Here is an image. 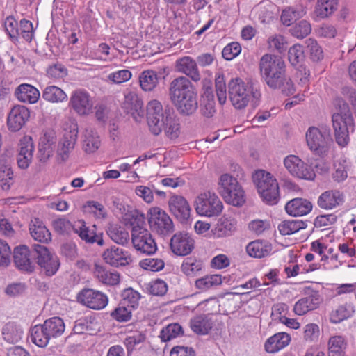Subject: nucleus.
<instances>
[{
    "label": "nucleus",
    "mask_w": 356,
    "mask_h": 356,
    "mask_svg": "<svg viewBox=\"0 0 356 356\" xmlns=\"http://www.w3.org/2000/svg\"><path fill=\"white\" fill-rule=\"evenodd\" d=\"M139 83L143 90L152 91L159 83L158 74L154 70H145L139 76Z\"/></svg>",
    "instance_id": "ea45409f"
},
{
    "label": "nucleus",
    "mask_w": 356,
    "mask_h": 356,
    "mask_svg": "<svg viewBox=\"0 0 356 356\" xmlns=\"http://www.w3.org/2000/svg\"><path fill=\"white\" fill-rule=\"evenodd\" d=\"M271 251V244L260 240L250 242L246 247L247 253L254 258L265 257L269 255Z\"/></svg>",
    "instance_id": "f704fd0d"
},
{
    "label": "nucleus",
    "mask_w": 356,
    "mask_h": 356,
    "mask_svg": "<svg viewBox=\"0 0 356 356\" xmlns=\"http://www.w3.org/2000/svg\"><path fill=\"white\" fill-rule=\"evenodd\" d=\"M122 300L120 302L129 308H136L141 298L140 294L131 288L126 289L122 293Z\"/></svg>",
    "instance_id": "5fc2aeb1"
},
{
    "label": "nucleus",
    "mask_w": 356,
    "mask_h": 356,
    "mask_svg": "<svg viewBox=\"0 0 356 356\" xmlns=\"http://www.w3.org/2000/svg\"><path fill=\"white\" fill-rule=\"evenodd\" d=\"M221 275L217 274L207 275L195 280V286L200 291H207L222 284Z\"/></svg>",
    "instance_id": "79ce46f5"
},
{
    "label": "nucleus",
    "mask_w": 356,
    "mask_h": 356,
    "mask_svg": "<svg viewBox=\"0 0 356 356\" xmlns=\"http://www.w3.org/2000/svg\"><path fill=\"white\" fill-rule=\"evenodd\" d=\"M290 334L281 332L269 337L264 343L265 350L268 353H275L286 347L291 342Z\"/></svg>",
    "instance_id": "a878e982"
},
{
    "label": "nucleus",
    "mask_w": 356,
    "mask_h": 356,
    "mask_svg": "<svg viewBox=\"0 0 356 356\" xmlns=\"http://www.w3.org/2000/svg\"><path fill=\"white\" fill-rule=\"evenodd\" d=\"M307 224L300 220H284L278 225V230L282 235H291L305 229Z\"/></svg>",
    "instance_id": "3c124183"
},
{
    "label": "nucleus",
    "mask_w": 356,
    "mask_h": 356,
    "mask_svg": "<svg viewBox=\"0 0 356 356\" xmlns=\"http://www.w3.org/2000/svg\"><path fill=\"white\" fill-rule=\"evenodd\" d=\"M47 76L54 80L63 79L67 75V69L60 63H56L48 67Z\"/></svg>",
    "instance_id": "052dcab7"
},
{
    "label": "nucleus",
    "mask_w": 356,
    "mask_h": 356,
    "mask_svg": "<svg viewBox=\"0 0 356 356\" xmlns=\"http://www.w3.org/2000/svg\"><path fill=\"white\" fill-rule=\"evenodd\" d=\"M312 31L311 24L306 20H302L296 24L291 29V34L297 38H304Z\"/></svg>",
    "instance_id": "e2e57ef3"
},
{
    "label": "nucleus",
    "mask_w": 356,
    "mask_h": 356,
    "mask_svg": "<svg viewBox=\"0 0 356 356\" xmlns=\"http://www.w3.org/2000/svg\"><path fill=\"white\" fill-rule=\"evenodd\" d=\"M348 346L346 338L340 334L330 337L327 341L328 356H345Z\"/></svg>",
    "instance_id": "473e14b6"
},
{
    "label": "nucleus",
    "mask_w": 356,
    "mask_h": 356,
    "mask_svg": "<svg viewBox=\"0 0 356 356\" xmlns=\"http://www.w3.org/2000/svg\"><path fill=\"white\" fill-rule=\"evenodd\" d=\"M42 98L51 103H61L67 100V95L60 88L49 86L43 90Z\"/></svg>",
    "instance_id": "a19ab883"
},
{
    "label": "nucleus",
    "mask_w": 356,
    "mask_h": 356,
    "mask_svg": "<svg viewBox=\"0 0 356 356\" xmlns=\"http://www.w3.org/2000/svg\"><path fill=\"white\" fill-rule=\"evenodd\" d=\"M94 273L98 280L103 284L113 286L120 282V274L118 272L106 270L102 266L96 265Z\"/></svg>",
    "instance_id": "4c0bfd02"
},
{
    "label": "nucleus",
    "mask_w": 356,
    "mask_h": 356,
    "mask_svg": "<svg viewBox=\"0 0 356 356\" xmlns=\"http://www.w3.org/2000/svg\"><path fill=\"white\" fill-rule=\"evenodd\" d=\"M219 193L221 196H224L229 190L239 185L237 179L229 174L222 175L218 181Z\"/></svg>",
    "instance_id": "13d9d810"
},
{
    "label": "nucleus",
    "mask_w": 356,
    "mask_h": 356,
    "mask_svg": "<svg viewBox=\"0 0 356 356\" xmlns=\"http://www.w3.org/2000/svg\"><path fill=\"white\" fill-rule=\"evenodd\" d=\"M194 207L198 215L210 218L218 216L222 213L223 204L214 192L205 191L195 197Z\"/></svg>",
    "instance_id": "0eeeda50"
},
{
    "label": "nucleus",
    "mask_w": 356,
    "mask_h": 356,
    "mask_svg": "<svg viewBox=\"0 0 356 356\" xmlns=\"http://www.w3.org/2000/svg\"><path fill=\"white\" fill-rule=\"evenodd\" d=\"M195 241L188 233L180 232L175 234L170 240L172 252L178 256H186L194 249Z\"/></svg>",
    "instance_id": "4468645a"
},
{
    "label": "nucleus",
    "mask_w": 356,
    "mask_h": 356,
    "mask_svg": "<svg viewBox=\"0 0 356 356\" xmlns=\"http://www.w3.org/2000/svg\"><path fill=\"white\" fill-rule=\"evenodd\" d=\"M70 105L78 115L86 116L92 113L94 101L89 92L79 89L72 93Z\"/></svg>",
    "instance_id": "9b49d317"
},
{
    "label": "nucleus",
    "mask_w": 356,
    "mask_h": 356,
    "mask_svg": "<svg viewBox=\"0 0 356 356\" xmlns=\"http://www.w3.org/2000/svg\"><path fill=\"white\" fill-rule=\"evenodd\" d=\"M354 120L348 106L343 103L340 111L332 115V126L335 140L341 147H345L349 143V131H353Z\"/></svg>",
    "instance_id": "20e7f679"
},
{
    "label": "nucleus",
    "mask_w": 356,
    "mask_h": 356,
    "mask_svg": "<svg viewBox=\"0 0 356 356\" xmlns=\"http://www.w3.org/2000/svg\"><path fill=\"white\" fill-rule=\"evenodd\" d=\"M237 221L234 218L222 216L212 229L215 237L223 238L232 235L236 229Z\"/></svg>",
    "instance_id": "bb28decb"
},
{
    "label": "nucleus",
    "mask_w": 356,
    "mask_h": 356,
    "mask_svg": "<svg viewBox=\"0 0 356 356\" xmlns=\"http://www.w3.org/2000/svg\"><path fill=\"white\" fill-rule=\"evenodd\" d=\"M3 338L10 343L19 342L23 335L22 330L14 323H6L2 330Z\"/></svg>",
    "instance_id": "c03bdc74"
},
{
    "label": "nucleus",
    "mask_w": 356,
    "mask_h": 356,
    "mask_svg": "<svg viewBox=\"0 0 356 356\" xmlns=\"http://www.w3.org/2000/svg\"><path fill=\"white\" fill-rule=\"evenodd\" d=\"M305 137L309 149L320 156L327 155L333 144L330 129L326 127H310Z\"/></svg>",
    "instance_id": "423d86ee"
},
{
    "label": "nucleus",
    "mask_w": 356,
    "mask_h": 356,
    "mask_svg": "<svg viewBox=\"0 0 356 356\" xmlns=\"http://www.w3.org/2000/svg\"><path fill=\"white\" fill-rule=\"evenodd\" d=\"M148 222L152 231L166 235L173 231V222L168 214L159 207L151 208L148 211Z\"/></svg>",
    "instance_id": "1a4fd4ad"
},
{
    "label": "nucleus",
    "mask_w": 356,
    "mask_h": 356,
    "mask_svg": "<svg viewBox=\"0 0 356 356\" xmlns=\"http://www.w3.org/2000/svg\"><path fill=\"white\" fill-rule=\"evenodd\" d=\"M51 225L54 230L59 234H68L73 229V225L65 218H58L52 220Z\"/></svg>",
    "instance_id": "0e129e2a"
},
{
    "label": "nucleus",
    "mask_w": 356,
    "mask_h": 356,
    "mask_svg": "<svg viewBox=\"0 0 356 356\" xmlns=\"http://www.w3.org/2000/svg\"><path fill=\"white\" fill-rule=\"evenodd\" d=\"M33 142L29 136H24L19 142V151L17 155V164L22 169L29 167L33 158Z\"/></svg>",
    "instance_id": "5701e85b"
},
{
    "label": "nucleus",
    "mask_w": 356,
    "mask_h": 356,
    "mask_svg": "<svg viewBox=\"0 0 356 356\" xmlns=\"http://www.w3.org/2000/svg\"><path fill=\"white\" fill-rule=\"evenodd\" d=\"M101 141L97 133L91 128L85 129L83 134L82 148L85 152H95L99 147Z\"/></svg>",
    "instance_id": "72a5a7b5"
},
{
    "label": "nucleus",
    "mask_w": 356,
    "mask_h": 356,
    "mask_svg": "<svg viewBox=\"0 0 356 356\" xmlns=\"http://www.w3.org/2000/svg\"><path fill=\"white\" fill-rule=\"evenodd\" d=\"M307 49L310 53L311 58L314 61H318L323 58L322 48L319 46L316 40L309 38L306 40Z\"/></svg>",
    "instance_id": "774afa93"
},
{
    "label": "nucleus",
    "mask_w": 356,
    "mask_h": 356,
    "mask_svg": "<svg viewBox=\"0 0 356 356\" xmlns=\"http://www.w3.org/2000/svg\"><path fill=\"white\" fill-rule=\"evenodd\" d=\"M29 232L32 238L40 243H48L51 241V234L44 222L39 218H33L29 224Z\"/></svg>",
    "instance_id": "7c9ffc66"
},
{
    "label": "nucleus",
    "mask_w": 356,
    "mask_h": 356,
    "mask_svg": "<svg viewBox=\"0 0 356 356\" xmlns=\"http://www.w3.org/2000/svg\"><path fill=\"white\" fill-rule=\"evenodd\" d=\"M196 90L191 81L185 76H179L172 79L168 88V94L171 101Z\"/></svg>",
    "instance_id": "f3484780"
},
{
    "label": "nucleus",
    "mask_w": 356,
    "mask_h": 356,
    "mask_svg": "<svg viewBox=\"0 0 356 356\" xmlns=\"http://www.w3.org/2000/svg\"><path fill=\"white\" fill-rule=\"evenodd\" d=\"M353 312L350 306L340 305L332 311L330 314V320L333 323H339L351 316Z\"/></svg>",
    "instance_id": "4d7b16f0"
},
{
    "label": "nucleus",
    "mask_w": 356,
    "mask_h": 356,
    "mask_svg": "<svg viewBox=\"0 0 356 356\" xmlns=\"http://www.w3.org/2000/svg\"><path fill=\"white\" fill-rule=\"evenodd\" d=\"M145 218L143 215L131 222V242L137 252L152 254L157 250V245L151 233L144 227Z\"/></svg>",
    "instance_id": "7ed1b4c3"
},
{
    "label": "nucleus",
    "mask_w": 356,
    "mask_h": 356,
    "mask_svg": "<svg viewBox=\"0 0 356 356\" xmlns=\"http://www.w3.org/2000/svg\"><path fill=\"white\" fill-rule=\"evenodd\" d=\"M78 128L74 124L70 131H65L58 143V154L63 161L69 158L70 152L74 148L77 139Z\"/></svg>",
    "instance_id": "4be33fe9"
},
{
    "label": "nucleus",
    "mask_w": 356,
    "mask_h": 356,
    "mask_svg": "<svg viewBox=\"0 0 356 356\" xmlns=\"http://www.w3.org/2000/svg\"><path fill=\"white\" fill-rule=\"evenodd\" d=\"M10 157L4 159L1 156L0 159V186L3 190H8L13 184V173L10 166Z\"/></svg>",
    "instance_id": "c9c22d12"
},
{
    "label": "nucleus",
    "mask_w": 356,
    "mask_h": 356,
    "mask_svg": "<svg viewBox=\"0 0 356 356\" xmlns=\"http://www.w3.org/2000/svg\"><path fill=\"white\" fill-rule=\"evenodd\" d=\"M285 209L291 216H302L312 211V204L306 199L294 198L286 203Z\"/></svg>",
    "instance_id": "c756f323"
},
{
    "label": "nucleus",
    "mask_w": 356,
    "mask_h": 356,
    "mask_svg": "<svg viewBox=\"0 0 356 356\" xmlns=\"http://www.w3.org/2000/svg\"><path fill=\"white\" fill-rule=\"evenodd\" d=\"M305 14L306 11L302 7H289L283 10L281 15V21L284 25L289 26L298 19L302 17Z\"/></svg>",
    "instance_id": "8fccbe9b"
},
{
    "label": "nucleus",
    "mask_w": 356,
    "mask_h": 356,
    "mask_svg": "<svg viewBox=\"0 0 356 356\" xmlns=\"http://www.w3.org/2000/svg\"><path fill=\"white\" fill-rule=\"evenodd\" d=\"M321 300L318 293H313L297 301L294 305L293 311L297 315H304L309 311L316 309L321 304Z\"/></svg>",
    "instance_id": "393cba45"
},
{
    "label": "nucleus",
    "mask_w": 356,
    "mask_h": 356,
    "mask_svg": "<svg viewBox=\"0 0 356 356\" xmlns=\"http://www.w3.org/2000/svg\"><path fill=\"white\" fill-rule=\"evenodd\" d=\"M176 71L184 74L194 82L201 79L196 61L191 56H186L178 58L175 62Z\"/></svg>",
    "instance_id": "aec40b11"
},
{
    "label": "nucleus",
    "mask_w": 356,
    "mask_h": 356,
    "mask_svg": "<svg viewBox=\"0 0 356 356\" xmlns=\"http://www.w3.org/2000/svg\"><path fill=\"white\" fill-rule=\"evenodd\" d=\"M124 111L131 114L134 119L138 122L144 115L143 102L136 92L129 91L124 95V100L122 105Z\"/></svg>",
    "instance_id": "a211bd4d"
},
{
    "label": "nucleus",
    "mask_w": 356,
    "mask_h": 356,
    "mask_svg": "<svg viewBox=\"0 0 356 356\" xmlns=\"http://www.w3.org/2000/svg\"><path fill=\"white\" fill-rule=\"evenodd\" d=\"M43 325L50 339L61 336L65 328L64 322L60 317L50 318L44 322Z\"/></svg>",
    "instance_id": "58836bf2"
},
{
    "label": "nucleus",
    "mask_w": 356,
    "mask_h": 356,
    "mask_svg": "<svg viewBox=\"0 0 356 356\" xmlns=\"http://www.w3.org/2000/svg\"><path fill=\"white\" fill-rule=\"evenodd\" d=\"M15 95L19 102L28 104L36 103L40 97L39 90L28 83L20 84L16 88Z\"/></svg>",
    "instance_id": "c85d7f7f"
},
{
    "label": "nucleus",
    "mask_w": 356,
    "mask_h": 356,
    "mask_svg": "<svg viewBox=\"0 0 356 356\" xmlns=\"http://www.w3.org/2000/svg\"><path fill=\"white\" fill-rule=\"evenodd\" d=\"M252 178L263 201L270 205L276 204L280 200L279 186L276 179L263 170L256 171Z\"/></svg>",
    "instance_id": "39448f33"
},
{
    "label": "nucleus",
    "mask_w": 356,
    "mask_h": 356,
    "mask_svg": "<svg viewBox=\"0 0 356 356\" xmlns=\"http://www.w3.org/2000/svg\"><path fill=\"white\" fill-rule=\"evenodd\" d=\"M139 266L146 270L158 272L164 268L165 263L161 259L146 258L140 261Z\"/></svg>",
    "instance_id": "bf43d9fd"
},
{
    "label": "nucleus",
    "mask_w": 356,
    "mask_h": 356,
    "mask_svg": "<svg viewBox=\"0 0 356 356\" xmlns=\"http://www.w3.org/2000/svg\"><path fill=\"white\" fill-rule=\"evenodd\" d=\"M171 102L174 104L178 112L183 115L193 114L198 108L197 93L193 91L184 97H179Z\"/></svg>",
    "instance_id": "412c9836"
},
{
    "label": "nucleus",
    "mask_w": 356,
    "mask_h": 356,
    "mask_svg": "<svg viewBox=\"0 0 356 356\" xmlns=\"http://www.w3.org/2000/svg\"><path fill=\"white\" fill-rule=\"evenodd\" d=\"M259 70L261 79L268 87L280 88L286 81V65L279 56L266 54L260 59Z\"/></svg>",
    "instance_id": "f257e3e1"
},
{
    "label": "nucleus",
    "mask_w": 356,
    "mask_h": 356,
    "mask_svg": "<svg viewBox=\"0 0 356 356\" xmlns=\"http://www.w3.org/2000/svg\"><path fill=\"white\" fill-rule=\"evenodd\" d=\"M183 334V329L179 323H171L162 329L159 337L162 341L166 342L180 337Z\"/></svg>",
    "instance_id": "864d4df0"
},
{
    "label": "nucleus",
    "mask_w": 356,
    "mask_h": 356,
    "mask_svg": "<svg viewBox=\"0 0 356 356\" xmlns=\"http://www.w3.org/2000/svg\"><path fill=\"white\" fill-rule=\"evenodd\" d=\"M31 341L38 347L44 348L47 346L51 339L43 324H40L31 328Z\"/></svg>",
    "instance_id": "a18cd8bd"
},
{
    "label": "nucleus",
    "mask_w": 356,
    "mask_h": 356,
    "mask_svg": "<svg viewBox=\"0 0 356 356\" xmlns=\"http://www.w3.org/2000/svg\"><path fill=\"white\" fill-rule=\"evenodd\" d=\"M132 77V73L127 69L120 70L110 73L107 80L115 84H121L128 81Z\"/></svg>",
    "instance_id": "680f3d73"
},
{
    "label": "nucleus",
    "mask_w": 356,
    "mask_h": 356,
    "mask_svg": "<svg viewBox=\"0 0 356 356\" xmlns=\"http://www.w3.org/2000/svg\"><path fill=\"white\" fill-rule=\"evenodd\" d=\"M288 57L289 62L293 65L298 64L305 57L303 47L296 44L290 47L288 51Z\"/></svg>",
    "instance_id": "338daca9"
},
{
    "label": "nucleus",
    "mask_w": 356,
    "mask_h": 356,
    "mask_svg": "<svg viewBox=\"0 0 356 356\" xmlns=\"http://www.w3.org/2000/svg\"><path fill=\"white\" fill-rule=\"evenodd\" d=\"M283 163L289 173L295 177L307 180H313L315 177V173L311 167L296 155L286 156Z\"/></svg>",
    "instance_id": "9d476101"
},
{
    "label": "nucleus",
    "mask_w": 356,
    "mask_h": 356,
    "mask_svg": "<svg viewBox=\"0 0 356 356\" xmlns=\"http://www.w3.org/2000/svg\"><path fill=\"white\" fill-rule=\"evenodd\" d=\"M222 197L228 204L237 207L242 206L245 202V192L240 184L229 190Z\"/></svg>",
    "instance_id": "09e8293b"
},
{
    "label": "nucleus",
    "mask_w": 356,
    "mask_h": 356,
    "mask_svg": "<svg viewBox=\"0 0 356 356\" xmlns=\"http://www.w3.org/2000/svg\"><path fill=\"white\" fill-rule=\"evenodd\" d=\"M166 136L170 139L178 138L180 134V124L172 115H167L164 120L163 129Z\"/></svg>",
    "instance_id": "603ef678"
},
{
    "label": "nucleus",
    "mask_w": 356,
    "mask_h": 356,
    "mask_svg": "<svg viewBox=\"0 0 356 356\" xmlns=\"http://www.w3.org/2000/svg\"><path fill=\"white\" fill-rule=\"evenodd\" d=\"M33 250L38 265L44 268L47 275H54L59 267L58 257L55 254H51L44 245L35 244L33 245Z\"/></svg>",
    "instance_id": "ddd939ff"
},
{
    "label": "nucleus",
    "mask_w": 356,
    "mask_h": 356,
    "mask_svg": "<svg viewBox=\"0 0 356 356\" xmlns=\"http://www.w3.org/2000/svg\"><path fill=\"white\" fill-rule=\"evenodd\" d=\"M14 262L16 266L24 271L31 272L33 266L30 260V252L26 245L16 247L13 252Z\"/></svg>",
    "instance_id": "2f4dec72"
},
{
    "label": "nucleus",
    "mask_w": 356,
    "mask_h": 356,
    "mask_svg": "<svg viewBox=\"0 0 356 356\" xmlns=\"http://www.w3.org/2000/svg\"><path fill=\"white\" fill-rule=\"evenodd\" d=\"M111 316L119 322H126L131 319V311L130 308L120 304L111 313Z\"/></svg>",
    "instance_id": "69168bd1"
},
{
    "label": "nucleus",
    "mask_w": 356,
    "mask_h": 356,
    "mask_svg": "<svg viewBox=\"0 0 356 356\" xmlns=\"http://www.w3.org/2000/svg\"><path fill=\"white\" fill-rule=\"evenodd\" d=\"M102 258L106 264L114 267L125 266L132 262L131 254L116 245L106 249Z\"/></svg>",
    "instance_id": "dca6fc26"
},
{
    "label": "nucleus",
    "mask_w": 356,
    "mask_h": 356,
    "mask_svg": "<svg viewBox=\"0 0 356 356\" xmlns=\"http://www.w3.org/2000/svg\"><path fill=\"white\" fill-rule=\"evenodd\" d=\"M191 330L199 334H206L212 327L211 319L205 315H200L193 318L190 321Z\"/></svg>",
    "instance_id": "37998d69"
},
{
    "label": "nucleus",
    "mask_w": 356,
    "mask_h": 356,
    "mask_svg": "<svg viewBox=\"0 0 356 356\" xmlns=\"http://www.w3.org/2000/svg\"><path fill=\"white\" fill-rule=\"evenodd\" d=\"M343 202V195L339 191H327L318 198V206L323 209L330 210Z\"/></svg>",
    "instance_id": "cd10ccee"
},
{
    "label": "nucleus",
    "mask_w": 356,
    "mask_h": 356,
    "mask_svg": "<svg viewBox=\"0 0 356 356\" xmlns=\"http://www.w3.org/2000/svg\"><path fill=\"white\" fill-rule=\"evenodd\" d=\"M170 115L163 111L160 102L154 99L147 105V121L149 131L155 136L159 135L163 131L165 116Z\"/></svg>",
    "instance_id": "6e6552de"
},
{
    "label": "nucleus",
    "mask_w": 356,
    "mask_h": 356,
    "mask_svg": "<svg viewBox=\"0 0 356 356\" xmlns=\"http://www.w3.org/2000/svg\"><path fill=\"white\" fill-rule=\"evenodd\" d=\"M110 238L117 244L124 245L129 241V234L125 228L117 225H111L107 230Z\"/></svg>",
    "instance_id": "49530a36"
},
{
    "label": "nucleus",
    "mask_w": 356,
    "mask_h": 356,
    "mask_svg": "<svg viewBox=\"0 0 356 356\" xmlns=\"http://www.w3.org/2000/svg\"><path fill=\"white\" fill-rule=\"evenodd\" d=\"M228 90L230 101L236 109L245 108L251 98L257 100L261 97V92L257 87L252 83H245L238 77L229 81Z\"/></svg>",
    "instance_id": "f03ea898"
},
{
    "label": "nucleus",
    "mask_w": 356,
    "mask_h": 356,
    "mask_svg": "<svg viewBox=\"0 0 356 356\" xmlns=\"http://www.w3.org/2000/svg\"><path fill=\"white\" fill-rule=\"evenodd\" d=\"M202 268V264L200 261L188 257L183 261L181 270L187 276H194Z\"/></svg>",
    "instance_id": "6e6d98bb"
},
{
    "label": "nucleus",
    "mask_w": 356,
    "mask_h": 356,
    "mask_svg": "<svg viewBox=\"0 0 356 356\" xmlns=\"http://www.w3.org/2000/svg\"><path fill=\"white\" fill-rule=\"evenodd\" d=\"M170 212L180 222H186L190 217L191 207L187 200L182 196L174 195L169 199Z\"/></svg>",
    "instance_id": "6ab92c4d"
},
{
    "label": "nucleus",
    "mask_w": 356,
    "mask_h": 356,
    "mask_svg": "<svg viewBox=\"0 0 356 356\" xmlns=\"http://www.w3.org/2000/svg\"><path fill=\"white\" fill-rule=\"evenodd\" d=\"M200 112L206 118H211L216 112L214 96L211 90L207 89L200 102Z\"/></svg>",
    "instance_id": "e433bc0d"
},
{
    "label": "nucleus",
    "mask_w": 356,
    "mask_h": 356,
    "mask_svg": "<svg viewBox=\"0 0 356 356\" xmlns=\"http://www.w3.org/2000/svg\"><path fill=\"white\" fill-rule=\"evenodd\" d=\"M337 6V0H318L315 12L318 17L325 18L332 15Z\"/></svg>",
    "instance_id": "de8ad7c7"
},
{
    "label": "nucleus",
    "mask_w": 356,
    "mask_h": 356,
    "mask_svg": "<svg viewBox=\"0 0 356 356\" xmlns=\"http://www.w3.org/2000/svg\"><path fill=\"white\" fill-rule=\"evenodd\" d=\"M77 299L83 305L95 310L104 309L108 302V298L105 293L92 289L81 290Z\"/></svg>",
    "instance_id": "f8f14e48"
},
{
    "label": "nucleus",
    "mask_w": 356,
    "mask_h": 356,
    "mask_svg": "<svg viewBox=\"0 0 356 356\" xmlns=\"http://www.w3.org/2000/svg\"><path fill=\"white\" fill-rule=\"evenodd\" d=\"M30 118V111L23 105L14 106L8 112L7 116V127L9 131L16 132L19 131Z\"/></svg>",
    "instance_id": "2eb2a0df"
},
{
    "label": "nucleus",
    "mask_w": 356,
    "mask_h": 356,
    "mask_svg": "<svg viewBox=\"0 0 356 356\" xmlns=\"http://www.w3.org/2000/svg\"><path fill=\"white\" fill-rule=\"evenodd\" d=\"M73 231L86 243H97L99 245L104 244L103 238L97 235L93 229L87 227L83 220L75 222L73 225Z\"/></svg>",
    "instance_id": "b1692460"
}]
</instances>
